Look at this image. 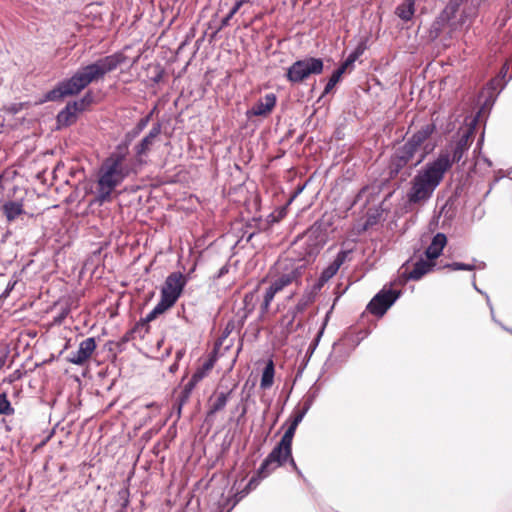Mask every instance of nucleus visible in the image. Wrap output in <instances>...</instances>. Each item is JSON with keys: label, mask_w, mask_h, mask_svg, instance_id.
<instances>
[{"label": "nucleus", "mask_w": 512, "mask_h": 512, "mask_svg": "<svg viewBox=\"0 0 512 512\" xmlns=\"http://www.w3.org/2000/svg\"><path fill=\"white\" fill-rule=\"evenodd\" d=\"M170 307L163 303L161 300L157 303V305L146 315L144 319L141 320L139 325L146 326L147 323L155 320L159 315L163 314Z\"/></svg>", "instance_id": "24"}, {"label": "nucleus", "mask_w": 512, "mask_h": 512, "mask_svg": "<svg viewBox=\"0 0 512 512\" xmlns=\"http://www.w3.org/2000/svg\"><path fill=\"white\" fill-rule=\"evenodd\" d=\"M190 396V389H183L178 397V401L180 402V406H183Z\"/></svg>", "instance_id": "34"}, {"label": "nucleus", "mask_w": 512, "mask_h": 512, "mask_svg": "<svg viewBox=\"0 0 512 512\" xmlns=\"http://www.w3.org/2000/svg\"><path fill=\"white\" fill-rule=\"evenodd\" d=\"M363 53V49L358 47L354 52H352L347 59L351 60L352 63H354L359 56Z\"/></svg>", "instance_id": "36"}, {"label": "nucleus", "mask_w": 512, "mask_h": 512, "mask_svg": "<svg viewBox=\"0 0 512 512\" xmlns=\"http://www.w3.org/2000/svg\"><path fill=\"white\" fill-rule=\"evenodd\" d=\"M303 238L306 239L307 249L306 254H317L325 243V235L321 232L319 227L312 226L309 228Z\"/></svg>", "instance_id": "13"}, {"label": "nucleus", "mask_w": 512, "mask_h": 512, "mask_svg": "<svg viewBox=\"0 0 512 512\" xmlns=\"http://www.w3.org/2000/svg\"><path fill=\"white\" fill-rule=\"evenodd\" d=\"M297 429V426L290 423L288 429L285 431L284 435L282 436L280 443H282L283 446H289L292 448V440L295 434V431Z\"/></svg>", "instance_id": "28"}, {"label": "nucleus", "mask_w": 512, "mask_h": 512, "mask_svg": "<svg viewBox=\"0 0 512 512\" xmlns=\"http://www.w3.org/2000/svg\"><path fill=\"white\" fill-rule=\"evenodd\" d=\"M398 296L399 292L394 290H382L374 296L367 308L372 314L382 316L396 301Z\"/></svg>", "instance_id": "9"}, {"label": "nucleus", "mask_w": 512, "mask_h": 512, "mask_svg": "<svg viewBox=\"0 0 512 512\" xmlns=\"http://www.w3.org/2000/svg\"><path fill=\"white\" fill-rule=\"evenodd\" d=\"M154 405H155L154 403H151V404L147 405V407H152Z\"/></svg>", "instance_id": "48"}, {"label": "nucleus", "mask_w": 512, "mask_h": 512, "mask_svg": "<svg viewBox=\"0 0 512 512\" xmlns=\"http://www.w3.org/2000/svg\"><path fill=\"white\" fill-rule=\"evenodd\" d=\"M353 64L354 63H352L351 60L346 59L337 70H343L344 74L348 69H351L353 67Z\"/></svg>", "instance_id": "38"}, {"label": "nucleus", "mask_w": 512, "mask_h": 512, "mask_svg": "<svg viewBox=\"0 0 512 512\" xmlns=\"http://www.w3.org/2000/svg\"><path fill=\"white\" fill-rule=\"evenodd\" d=\"M186 283L187 279L181 272L169 274L161 289L160 300L171 308L181 296Z\"/></svg>", "instance_id": "6"}, {"label": "nucleus", "mask_w": 512, "mask_h": 512, "mask_svg": "<svg viewBox=\"0 0 512 512\" xmlns=\"http://www.w3.org/2000/svg\"><path fill=\"white\" fill-rule=\"evenodd\" d=\"M342 75H343V70L336 69L333 72V74L329 78V80L324 88L325 94L329 93L335 87V85L341 80Z\"/></svg>", "instance_id": "29"}, {"label": "nucleus", "mask_w": 512, "mask_h": 512, "mask_svg": "<svg viewBox=\"0 0 512 512\" xmlns=\"http://www.w3.org/2000/svg\"><path fill=\"white\" fill-rule=\"evenodd\" d=\"M415 1L414 0H404L403 3H401L396 8V15L404 20L409 21L412 19L414 12H415Z\"/></svg>", "instance_id": "21"}, {"label": "nucleus", "mask_w": 512, "mask_h": 512, "mask_svg": "<svg viewBox=\"0 0 512 512\" xmlns=\"http://www.w3.org/2000/svg\"><path fill=\"white\" fill-rule=\"evenodd\" d=\"M305 415V411H299L297 412L293 419L291 420V423L294 424L295 426H298L299 423L302 421L303 417Z\"/></svg>", "instance_id": "35"}, {"label": "nucleus", "mask_w": 512, "mask_h": 512, "mask_svg": "<svg viewBox=\"0 0 512 512\" xmlns=\"http://www.w3.org/2000/svg\"><path fill=\"white\" fill-rule=\"evenodd\" d=\"M233 390L234 388H227L215 391L209 398V409L207 415L211 416L222 411L225 408Z\"/></svg>", "instance_id": "15"}, {"label": "nucleus", "mask_w": 512, "mask_h": 512, "mask_svg": "<svg viewBox=\"0 0 512 512\" xmlns=\"http://www.w3.org/2000/svg\"><path fill=\"white\" fill-rule=\"evenodd\" d=\"M447 165V161L435 159L420 169L411 181V188L407 193L408 202L419 205L427 202L442 182Z\"/></svg>", "instance_id": "3"}, {"label": "nucleus", "mask_w": 512, "mask_h": 512, "mask_svg": "<svg viewBox=\"0 0 512 512\" xmlns=\"http://www.w3.org/2000/svg\"><path fill=\"white\" fill-rule=\"evenodd\" d=\"M446 243H447V238H446L445 234L437 233L433 237L430 245L427 247V249L425 251V255H426L427 259H429V260L437 259L441 255Z\"/></svg>", "instance_id": "18"}, {"label": "nucleus", "mask_w": 512, "mask_h": 512, "mask_svg": "<svg viewBox=\"0 0 512 512\" xmlns=\"http://www.w3.org/2000/svg\"><path fill=\"white\" fill-rule=\"evenodd\" d=\"M13 287H14V283H13V284H10V283H9V284H8V286H7V288H6V290H5V292L2 294V296H4V297L8 296V294H9V293H10V291L13 289Z\"/></svg>", "instance_id": "42"}, {"label": "nucleus", "mask_w": 512, "mask_h": 512, "mask_svg": "<svg viewBox=\"0 0 512 512\" xmlns=\"http://www.w3.org/2000/svg\"><path fill=\"white\" fill-rule=\"evenodd\" d=\"M323 61L320 58L308 57L294 62L286 72V78L291 83H301L312 74H321Z\"/></svg>", "instance_id": "5"}, {"label": "nucleus", "mask_w": 512, "mask_h": 512, "mask_svg": "<svg viewBox=\"0 0 512 512\" xmlns=\"http://www.w3.org/2000/svg\"><path fill=\"white\" fill-rule=\"evenodd\" d=\"M433 266L434 264L430 262L419 260L415 263L414 268L409 273V278L413 280H419L423 275L428 273Z\"/></svg>", "instance_id": "23"}, {"label": "nucleus", "mask_w": 512, "mask_h": 512, "mask_svg": "<svg viewBox=\"0 0 512 512\" xmlns=\"http://www.w3.org/2000/svg\"><path fill=\"white\" fill-rule=\"evenodd\" d=\"M288 460L293 469L297 470L296 463L292 458V448L283 446L282 443L279 442L262 462L257 474L260 478H265L276 468L284 465Z\"/></svg>", "instance_id": "4"}, {"label": "nucleus", "mask_w": 512, "mask_h": 512, "mask_svg": "<svg viewBox=\"0 0 512 512\" xmlns=\"http://www.w3.org/2000/svg\"><path fill=\"white\" fill-rule=\"evenodd\" d=\"M89 95L85 96L79 101L68 103L66 108L58 114V122L62 124H69L75 118L76 113L84 110L86 104L89 102Z\"/></svg>", "instance_id": "17"}, {"label": "nucleus", "mask_w": 512, "mask_h": 512, "mask_svg": "<svg viewBox=\"0 0 512 512\" xmlns=\"http://www.w3.org/2000/svg\"><path fill=\"white\" fill-rule=\"evenodd\" d=\"M1 210L9 223L25 213L21 201H6L1 205Z\"/></svg>", "instance_id": "20"}, {"label": "nucleus", "mask_w": 512, "mask_h": 512, "mask_svg": "<svg viewBox=\"0 0 512 512\" xmlns=\"http://www.w3.org/2000/svg\"><path fill=\"white\" fill-rule=\"evenodd\" d=\"M243 4V1H237L234 6L232 7V9L230 10V12L227 14V16L225 18H223L222 20V24L221 26L224 27V26H227L230 19L238 12V10L240 9V7L242 6Z\"/></svg>", "instance_id": "31"}, {"label": "nucleus", "mask_w": 512, "mask_h": 512, "mask_svg": "<svg viewBox=\"0 0 512 512\" xmlns=\"http://www.w3.org/2000/svg\"><path fill=\"white\" fill-rule=\"evenodd\" d=\"M128 154L127 145H118L116 150L101 164L98 172L96 196L99 203L109 201L114 189L131 173H135L133 165L128 161Z\"/></svg>", "instance_id": "2"}, {"label": "nucleus", "mask_w": 512, "mask_h": 512, "mask_svg": "<svg viewBox=\"0 0 512 512\" xmlns=\"http://www.w3.org/2000/svg\"><path fill=\"white\" fill-rule=\"evenodd\" d=\"M276 96L273 93L266 94L254 106L247 111V117L251 116H268L276 105Z\"/></svg>", "instance_id": "14"}, {"label": "nucleus", "mask_w": 512, "mask_h": 512, "mask_svg": "<svg viewBox=\"0 0 512 512\" xmlns=\"http://www.w3.org/2000/svg\"><path fill=\"white\" fill-rule=\"evenodd\" d=\"M161 133V124L156 123L152 126L149 133L140 141L138 145L135 146V153L137 162L142 164V156L147 155L151 150V147L154 145L156 139Z\"/></svg>", "instance_id": "12"}, {"label": "nucleus", "mask_w": 512, "mask_h": 512, "mask_svg": "<svg viewBox=\"0 0 512 512\" xmlns=\"http://www.w3.org/2000/svg\"><path fill=\"white\" fill-rule=\"evenodd\" d=\"M213 367V361L209 360L203 364V369L200 370L201 372L205 373V371H209Z\"/></svg>", "instance_id": "41"}, {"label": "nucleus", "mask_w": 512, "mask_h": 512, "mask_svg": "<svg viewBox=\"0 0 512 512\" xmlns=\"http://www.w3.org/2000/svg\"><path fill=\"white\" fill-rule=\"evenodd\" d=\"M350 251H340L335 259L329 264L328 267H326L319 279H318V286L322 287L325 283H327L339 270V268L343 265V263L346 261Z\"/></svg>", "instance_id": "16"}, {"label": "nucleus", "mask_w": 512, "mask_h": 512, "mask_svg": "<svg viewBox=\"0 0 512 512\" xmlns=\"http://www.w3.org/2000/svg\"><path fill=\"white\" fill-rule=\"evenodd\" d=\"M148 121H149V117H145V118H142L137 126H136V129H137V132H140L142 131L148 124Z\"/></svg>", "instance_id": "39"}, {"label": "nucleus", "mask_w": 512, "mask_h": 512, "mask_svg": "<svg viewBox=\"0 0 512 512\" xmlns=\"http://www.w3.org/2000/svg\"><path fill=\"white\" fill-rule=\"evenodd\" d=\"M447 268H450L452 270H468V271H472L475 269V265L473 264H465V263H460V262H453L451 264H447L446 265Z\"/></svg>", "instance_id": "32"}, {"label": "nucleus", "mask_w": 512, "mask_h": 512, "mask_svg": "<svg viewBox=\"0 0 512 512\" xmlns=\"http://www.w3.org/2000/svg\"><path fill=\"white\" fill-rule=\"evenodd\" d=\"M509 69L508 63H505L500 74L492 79L485 90L482 92L481 97H485L487 95V99L484 102V105L487 106L490 102H493L496 95L504 88L507 81L504 79L507 71Z\"/></svg>", "instance_id": "11"}, {"label": "nucleus", "mask_w": 512, "mask_h": 512, "mask_svg": "<svg viewBox=\"0 0 512 512\" xmlns=\"http://www.w3.org/2000/svg\"><path fill=\"white\" fill-rule=\"evenodd\" d=\"M274 374H275V370H274L273 361L269 360L263 370L261 381H260V387L262 389L266 390V389H269L272 387L273 382H274Z\"/></svg>", "instance_id": "22"}, {"label": "nucleus", "mask_w": 512, "mask_h": 512, "mask_svg": "<svg viewBox=\"0 0 512 512\" xmlns=\"http://www.w3.org/2000/svg\"><path fill=\"white\" fill-rule=\"evenodd\" d=\"M424 158V154H421L420 158L413 164L414 166L418 165Z\"/></svg>", "instance_id": "46"}, {"label": "nucleus", "mask_w": 512, "mask_h": 512, "mask_svg": "<svg viewBox=\"0 0 512 512\" xmlns=\"http://www.w3.org/2000/svg\"><path fill=\"white\" fill-rule=\"evenodd\" d=\"M6 363V355L0 356V368H2Z\"/></svg>", "instance_id": "43"}, {"label": "nucleus", "mask_w": 512, "mask_h": 512, "mask_svg": "<svg viewBox=\"0 0 512 512\" xmlns=\"http://www.w3.org/2000/svg\"><path fill=\"white\" fill-rule=\"evenodd\" d=\"M228 271H229V267L227 265L222 266L219 269V271H218L217 275L215 276V278H217V279L221 278L223 275L228 273Z\"/></svg>", "instance_id": "40"}, {"label": "nucleus", "mask_w": 512, "mask_h": 512, "mask_svg": "<svg viewBox=\"0 0 512 512\" xmlns=\"http://www.w3.org/2000/svg\"><path fill=\"white\" fill-rule=\"evenodd\" d=\"M434 131V125L426 124L421 127L416 133L412 135V137L406 142V144H411V148L415 151L422 146V144L431 136Z\"/></svg>", "instance_id": "19"}, {"label": "nucleus", "mask_w": 512, "mask_h": 512, "mask_svg": "<svg viewBox=\"0 0 512 512\" xmlns=\"http://www.w3.org/2000/svg\"><path fill=\"white\" fill-rule=\"evenodd\" d=\"M300 276L299 269H292L290 272L285 273L274 280L271 285L267 288L263 303L261 304V316L268 312L269 306L273 301L275 295L282 291L286 286L296 282Z\"/></svg>", "instance_id": "8"}, {"label": "nucleus", "mask_w": 512, "mask_h": 512, "mask_svg": "<svg viewBox=\"0 0 512 512\" xmlns=\"http://www.w3.org/2000/svg\"><path fill=\"white\" fill-rule=\"evenodd\" d=\"M417 151L411 148V144H404L402 147L396 150V154L404 160L406 164L410 163Z\"/></svg>", "instance_id": "26"}, {"label": "nucleus", "mask_w": 512, "mask_h": 512, "mask_svg": "<svg viewBox=\"0 0 512 512\" xmlns=\"http://www.w3.org/2000/svg\"><path fill=\"white\" fill-rule=\"evenodd\" d=\"M471 129L466 130L455 144H451L444 151H441L436 159L448 162L447 171L455 162H459L470 147L472 142Z\"/></svg>", "instance_id": "7"}, {"label": "nucleus", "mask_w": 512, "mask_h": 512, "mask_svg": "<svg viewBox=\"0 0 512 512\" xmlns=\"http://www.w3.org/2000/svg\"><path fill=\"white\" fill-rule=\"evenodd\" d=\"M301 310V307L300 306H297L295 309L293 310H289L284 316H283V323H285L286 325V328L288 331H290V327L292 326L293 322H294V319L296 317V314L298 311Z\"/></svg>", "instance_id": "30"}, {"label": "nucleus", "mask_w": 512, "mask_h": 512, "mask_svg": "<svg viewBox=\"0 0 512 512\" xmlns=\"http://www.w3.org/2000/svg\"><path fill=\"white\" fill-rule=\"evenodd\" d=\"M407 164L402 160L400 156H398L396 153L392 156L390 165H389V176L390 178L395 177L403 167H405Z\"/></svg>", "instance_id": "25"}, {"label": "nucleus", "mask_w": 512, "mask_h": 512, "mask_svg": "<svg viewBox=\"0 0 512 512\" xmlns=\"http://www.w3.org/2000/svg\"><path fill=\"white\" fill-rule=\"evenodd\" d=\"M14 414V408L8 399L6 393L0 394V415H12Z\"/></svg>", "instance_id": "27"}, {"label": "nucleus", "mask_w": 512, "mask_h": 512, "mask_svg": "<svg viewBox=\"0 0 512 512\" xmlns=\"http://www.w3.org/2000/svg\"><path fill=\"white\" fill-rule=\"evenodd\" d=\"M363 53V49L358 47L354 52H352L347 59L351 60L352 63H354L359 56Z\"/></svg>", "instance_id": "37"}, {"label": "nucleus", "mask_w": 512, "mask_h": 512, "mask_svg": "<svg viewBox=\"0 0 512 512\" xmlns=\"http://www.w3.org/2000/svg\"><path fill=\"white\" fill-rule=\"evenodd\" d=\"M252 298H253L252 294H246L245 298H244V301L247 303L249 300H252Z\"/></svg>", "instance_id": "45"}, {"label": "nucleus", "mask_w": 512, "mask_h": 512, "mask_svg": "<svg viewBox=\"0 0 512 512\" xmlns=\"http://www.w3.org/2000/svg\"><path fill=\"white\" fill-rule=\"evenodd\" d=\"M125 60L126 56L123 53H114L99 58L95 62L78 69L69 79L61 81L46 94V99L57 101L64 97L77 95L92 82L102 80L107 73L114 71Z\"/></svg>", "instance_id": "1"}, {"label": "nucleus", "mask_w": 512, "mask_h": 512, "mask_svg": "<svg viewBox=\"0 0 512 512\" xmlns=\"http://www.w3.org/2000/svg\"><path fill=\"white\" fill-rule=\"evenodd\" d=\"M204 376V373L201 372V371H197L193 376H192V379L191 381L185 386L184 389H190V392L192 391L193 389V386H194V382L196 381H199L200 379H202Z\"/></svg>", "instance_id": "33"}, {"label": "nucleus", "mask_w": 512, "mask_h": 512, "mask_svg": "<svg viewBox=\"0 0 512 512\" xmlns=\"http://www.w3.org/2000/svg\"><path fill=\"white\" fill-rule=\"evenodd\" d=\"M365 191H366V188H363V189L361 190L360 194H361V193H364Z\"/></svg>", "instance_id": "47"}, {"label": "nucleus", "mask_w": 512, "mask_h": 512, "mask_svg": "<svg viewBox=\"0 0 512 512\" xmlns=\"http://www.w3.org/2000/svg\"><path fill=\"white\" fill-rule=\"evenodd\" d=\"M176 405H177V414H178V417H180L182 406H180V402L178 400L176 402Z\"/></svg>", "instance_id": "44"}, {"label": "nucleus", "mask_w": 512, "mask_h": 512, "mask_svg": "<svg viewBox=\"0 0 512 512\" xmlns=\"http://www.w3.org/2000/svg\"><path fill=\"white\" fill-rule=\"evenodd\" d=\"M96 341L93 337H89L80 342L79 348L68 357V362L75 365L85 364L96 349Z\"/></svg>", "instance_id": "10"}]
</instances>
